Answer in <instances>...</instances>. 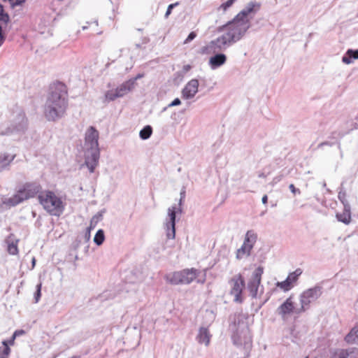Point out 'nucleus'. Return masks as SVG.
Here are the masks:
<instances>
[{"mask_svg":"<svg viewBox=\"0 0 358 358\" xmlns=\"http://www.w3.org/2000/svg\"><path fill=\"white\" fill-rule=\"evenodd\" d=\"M261 6V3L255 1L248 2L231 21L218 28V31L222 34L210 41L203 52L212 53L226 50L239 41L250 29V20L260 10Z\"/></svg>","mask_w":358,"mask_h":358,"instance_id":"f257e3e1","label":"nucleus"},{"mask_svg":"<svg viewBox=\"0 0 358 358\" xmlns=\"http://www.w3.org/2000/svg\"><path fill=\"white\" fill-rule=\"evenodd\" d=\"M67 108L66 86L60 83L52 85L44 105L45 117L49 122H56L65 115Z\"/></svg>","mask_w":358,"mask_h":358,"instance_id":"f03ea898","label":"nucleus"},{"mask_svg":"<svg viewBox=\"0 0 358 358\" xmlns=\"http://www.w3.org/2000/svg\"><path fill=\"white\" fill-rule=\"evenodd\" d=\"M99 133L94 127L91 126L86 130L84 143L85 165L90 173H93L99 164Z\"/></svg>","mask_w":358,"mask_h":358,"instance_id":"7ed1b4c3","label":"nucleus"},{"mask_svg":"<svg viewBox=\"0 0 358 358\" xmlns=\"http://www.w3.org/2000/svg\"><path fill=\"white\" fill-rule=\"evenodd\" d=\"M39 203L51 215L59 217L64 210V204L62 199L52 191L41 192L38 196Z\"/></svg>","mask_w":358,"mask_h":358,"instance_id":"20e7f679","label":"nucleus"},{"mask_svg":"<svg viewBox=\"0 0 358 358\" xmlns=\"http://www.w3.org/2000/svg\"><path fill=\"white\" fill-rule=\"evenodd\" d=\"M27 129V120L24 113L21 108H17L12 115L10 126L5 130H2L1 134L10 135L13 133H22L24 132Z\"/></svg>","mask_w":358,"mask_h":358,"instance_id":"39448f33","label":"nucleus"},{"mask_svg":"<svg viewBox=\"0 0 358 358\" xmlns=\"http://www.w3.org/2000/svg\"><path fill=\"white\" fill-rule=\"evenodd\" d=\"M198 273V270L195 268H186L166 275V279L172 285L189 284L196 278Z\"/></svg>","mask_w":358,"mask_h":358,"instance_id":"423d86ee","label":"nucleus"},{"mask_svg":"<svg viewBox=\"0 0 358 358\" xmlns=\"http://www.w3.org/2000/svg\"><path fill=\"white\" fill-rule=\"evenodd\" d=\"M322 287L315 286L303 292L300 295L301 308L295 312L301 313L309 308V305L316 301L322 294Z\"/></svg>","mask_w":358,"mask_h":358,"instance_id":"0eeeda50","label":"nucleus"},{"mask_svg":"<svg viewBox=\"0 0 358 358\" xmlns=\"http://www.w3.org/2000/svg\"><path fill=\"white\" fill-rule=\"evenodd\" d=\"M231 285L230 294L234 296V301L236 303H242L243 297L241 296L245 287V281L241 274L234 275L229 281Z\"/></svg>","mask_w":358,"mask_h":358,"instance_id":"6e6552de","label":"nucleus"},{"mask_svg":"<svg viewBox=\"0 0 358 358\" xmlns=\"http://www.w3.org/2000/svg\"><path fill=\"white\" fill-rule=\"evenodd\" d=\"M180 211L176 206L169 207L167 210V217L165 220L164 227L166 231V237L169 239H174L176 237V213Z\"/></svg>","mask_w":358,"mask_h":358,"instance_id":"1a4fd4ad","label":"nucleus"},{"mask_svg":"<svg viewBox=\"0 0 358 358\" xmlns=\"http://www.w3.org/2000/svg\"><path fill=\"white\" fill-rule=\"evenodd\" d=\"M231 339L235 345L245 347L250 345L252 338L248 327L245 325L238 327L232 334Z\"/></svg>","mask_w":358,"mask_h":358,"instance_id":"9d476101","label":"nucleus"},{"mask_svg":"<svg viewBox=\"0 0 358 358\" xmlns=\"http://www.w3.org/2000/svg\"><path fill=\"white\" fill-rule=\"evenodd\" d=\"M264 268L262 266L257 267L252 273V277L248 283V289L252 298L257 297V292L261 283Z\"/></svg>","mask_w":358,"mask_h":358,"instance_id":"9b49d317","label":"nucleus"},{"mask_svg":"<svg viewBox=\"0 0 358 358\" xmlns=\"http://www.w3.org/2000/svg\"><path fill=\"white\" fill-rule=\"evenodd\" d=\"M199 80L196 78L190 80L182 90V97L184 99H191L199 91Z\"/></svg>","mask_w":358,"mask_h":358,"instance_id":"f8f14e48","label":"nucleus"},{"mask_svg":"<svg viewBox=\"0 0 358 358\" xmlns=\"http://www.w3.org/2000/svg\"><path fill=\"white\" fill-rule=\"evenodd\" d=\"M208 44H209V43L206 45L201 48V53L202 54H206L205 52H203V49L205 47H206ZM224 50H221V51H217V52L211 53V54H215V55L211 57L208 61V64L211 69H213V70L216 69L226 63L227 56L224 54L222 53V52H224ZM206 54L208 55V53H206Z\"/></svg>","mask_w":358,"mask_h":358,"instance_id":"ddd939ff","label":"nucleus"},{"mask_svg":"<svg viewBox=\"0 0 358 358\" xmlns=\"http://www.w3.org/2000/svg\"><path fill=\"white\" fill-rule=\"evenodd\" d=\"M41 189V187L38 182H27L20 189L22 192L24 196H26L27 200L35 196L40 192Z\"/></svg>","mask_w":358,"mask_h":358,"instance_id":"4468645a","label":"nucleus"},{"mask_svg":"<svg viewBox=\"0 0 358 358\" xmlns=\"http://www.w3.org/2000/svg\"><path fill=\"white\" fill-rule=\"evenodd\" d=\"M294 306L292 301V298L289 297L287 300L281 304L277 309V313L285 317V315L291 314L294 312Z\"/></svg>","mask_w":358,"mask_h":358,"instance_id":"2eb2a0df","label":"nucleus"},{"mask_svg":"<svg viewBox=\"0 0 358 358\" xmlns=\"http://www.w3.org/2000/svg\"><path fill=\"white\" fill-rule=\"evenodd\" d=\"M26 200V196H24L20 189L17 190L16 194L9 198H5L3 200V203L8 206H15L22 201Z\"/></svg>","mask_w":358,"mask_h":358,"instance_id":"dca6fc26","label":"nucleus"},{"mask_svg":"<svg viewBox=\"0 0 358 358\" xmlns=\"http://www.w3.org/2000/svg\"><path fill=\"white\" fill-rule=\"evenodd\" d=\"M211 334H210L208 328L200 327L198 334L196 337L197 342L200 344H204L208 346L210 344Z\"/></svg>","mask_w":358,"mask_h":358,"instance_id":"f3484780","label":"nucleus"},{"mask_svg":"<svg viewBox=\"0 0 358 358\" xmlns=\"http://www.w3.org/2000/svg\"><path fill=\"white\" fill-rule=\"evenodd\" d=\"M350 205H347L343 207L342 213H337L336 217L339 222L345 224H349L351 222V211Z\"/></svg>","mask_w":358,"mask_h":358,"instance_id":"a211bd4d","label":"nucleus"},{"mask_svg":"<svg viewBox=\"0 0 358 358\" xmlns=\"http://www.w3.org/2000/svg\"><path fill=\"white\" fill-rule=\"evenodd\" d=\"M134 89V81L128 80L126 82L121 84L115 90L118 94V96L120 97H122L124 95L127 94L131 91H132Z\"/></svg>","mask_w":358,"mask_h":358,"instance_id":"6ab92c4d","label":"nucleus"},{"mask_svg":"<svg viewBox=\"0 0 358 358\" xmlns=\"http://www.w3.org/2000/svg\"><path fill=\"white\" fill-rule=\"evenodd\" d=\"M17 239H14L13 235L10 234L6 239V243L8 245V252L10 255H14L17 254Z\"/></svg>","mask_w":358,"mask_h":358,"instance_id":"aec40b11","label":"nucleus"},{"mask_svg":"<svg viewBox=\"0 0 358 358\" xmlns=\"http://www.w3.org/2000/svg\"><path fill=\"white\" fill-rule=\"evenodd\" d=\"M257 240V234L253 230H249L247 231L245 236L243 243L246 245L253 248Z\"/></svg>","mask_w":358,"mask_h":358,"instance_id":"412c9836","label":"nucleus"},{"mask_svg":"<svg viewBox=\"0 0 358 358\" xmlns=\"http://www.w3.org/2000/svg\"><path fill=\"white\" fill-rule=\"evenodd\" d=\"M353 59H358V50L349 49L342 58L343 63L351 64Z\"/></svg>","mask_w":358,"mask_h":358,"instance_id":"4be33fe9","label":"nucleus"},{"mask_svg":"<svg viewBox=\"0 0 358 358\" xmlns=\"http://www.w3.org/2000/svg\"><path fill=\"white\" fill-rule=\"evenodd\" d=\"M252 248L243 243L241 247L237 250L236 257L238 259H243L245 256L248 257L251 254Z\"/></svg>","mask_w":358,"mask_h":358,"instance_id":"5701e85b","label":"nucleus"},{"mask_svg":"<svg viewBox=\"0 0 358 358\" xmlns=\"http://www.w3.org/2000/svg\"><path fill=\"white\" fill-rule=\"evenodd\" d=\"M15 157V155H4L3 156H0V172L6 169Z\"/></svg>","mask_w":358,"mask_h":358,"instance_id":"b1692460","label":"nucleus"},{"mask_svg":"<svg viewBox=\"0 0 358 358\" xmlns=\"http://www.w3.org/2000/svg\"><path fill=\"white\" fill-rule=\"evenodd\" d=\"M345 341L348 344H355L358 343V333L357 327H354L350 330V331L345 336Z\"/></svg>","mask_w":358,"mask_h":358,"instance_id":"393cba45","label":"nucleus"},{"mask_svg":"<svg viewBox=\"0 0 358 358\" xmlns=\"http://www.w3.org/2000/svg\"><path fill=\"white\" fill-rule=\"evenodd\" d=\"M105 213V210H102L99 212H98L95 215H94L90 223V226L88 227L89 230H92L95 228L97 223L100 222L103 219V213Z\"/></svg>","mask_w":358,"mask_h":358,"instance_id":"a878e982","label":"nucleus"},{"mask_svg":"<svg viewBox=\"0 0 358 358\" xmlns=\"http://www.w3.org/2000/svg\"><path fill=\"white\" fill-rule=\"evenodd\" d=\"M120 98L116 90H110L106 92L104 94L103 103H109L114 101L115 99Z\"/></svg>","mask_w":358,"mask_h":358,"instance_id":"bb28decb","label":"nucleus"},{"mask_svg":"<svg viewBox=\"0 0 358 358\" xmlns=\"http://www.w3.org/2000/svg\"><path fill=\"white\" fill-rule=\"evenodd\" d=\"M152 134V128L150 125H146L139 132V136L143 140L148 139Z\"/></svg>","mask_w":358,"mask_h":358,"instance_id":"cd10ccee","label":"nucleus"},{"mask_svg":"<svg viewBox=\"0 0 358 358\" xmlns=\"http://www.w3.org/2000/svg\"><path fill=\"white\" fill-rule=\"evenodd\" d=\"M350 353L348 350L337 349L332 354L331 358H350Z\"/></svg>","mask_w":358,"mask_h":358,"instance_id":"c85d7f7f","label":"nucleus"},{"mask_svg":"<svg viewBox=\"0 0 358 358\" xmlns=\"http://www.w3.org/2000/svg\"><path fill=\"white\" fill-rule=\"evenodd\" d=\"M302 271L301 268H297L292 273H290L287 279L289 282V283L292 285V283L295 282L299 277L301 275Z\"/></svg>","mask_w":358,"mask_h":358,"instance_id":"c756f323","label":"nucleus"},{"mask_svg":"<svg viewBox=\"0 0 358 358\" xmlns=\"http://www.w3.org/2000/svg\"><path fill=\"white\" fill-rule=\"evenodd\" d=\"M104 239L105 236L103 231L102 229H99L94 236V242L97 245H101L103 243Z\"/></svg>","mask_w":358,"mask_h":358,"instance_id":"7c9ffc66","label":"nucleus"},{"mask_svg":"<svg viewBox=\"0 0 358 358\" xmlns=\"http://www.w3.org/2000/svg\"><path fill=\"white\" fill-rule=\"evenodd\" d=\"M3 345H4L3 348H0V358H7L10 354V349L8 346L6 341H3Z\"/></svg>","mask_w":358,"mask_h":358,"instance_id":"2f4dec72","label":"nucleus"},{"mask_svg":"<svg viewBox=\"0 0 358 358\" xmlns=\"http://www.w3.org/2000/svg\"><path fill=\"white\" fill-rule=\"evenodd\" d=\"M276 286L283 289L285 292L289 291L292 287V285L289 283L287 278L282 282H278L276 283Z\"/></svg>","mask_w":358,"mask_h":358,"instance_id":"473e14b6","label":"nucleus"},{"mask_svg":"<svg viewBox=\"0 0 358 358\" xmlns=\"http://www.w3.org/2000/svg\"><path fill=\"white\" fill-rule=\"evenodd\" d=\"M338 198L339 201L343 203V207L346 206L347 205H350L348 201L346 199V192L342 188L338 192Z\"/></svg>","mask_w":358,"mask_h":358,"instance_id":"72a5a7b5","label":"nucleus"},{"mask_svg":"<svg viewBox=\"0 0 358 358\" xmlns=\"http://www.w3.org/2000/svg\"><path fill=\"white\" fill-rule=\"evenodd\" d=\"M86 24H87V25H84V26L82 27V29L83 30L87 29H88V26L90 24H91V25H92V30H93V31L96 32L97 34H101V31H97V27H98V20H94L92 22H87Z\"/></svg>","mask_w":358,"mask_h":358,"instance_id":"f704fd0d","label":"nucleus"},{"mask_svg":"<svg viewBox=\"0 0 358 358\" xmlns=\"http://www.w3.org/2000/svg\"><path fill=\"white\" fill-rule=\"evenodd\" d=\"M3 1L8 2L10 7L14 8L16 6H21L25 0H3Z\"/></svg>","mask_w":358,"mask_h":358,"instance_id":"c9c22d12","label":"nucleus"},{"mask_svg":"<svg viewBox=\"0 0 358 358\" xmlns=\"http://www.w3.org/2000/svg\"><path fill=\"white\" fill-rule=\"evenodd\" d=\"M41 296V283L36 285V290L34 293L35 303H38Z\"/></svg>","mask_w":358,"mask_h":358,"instance_id":"e433bc0d","label":"nucleus"},{"mask_svg":"<svg viewBox=\"0 0 358 358\" xmlns=\"http://www.w3.org/2000/svg\"><path fill=\"white\" fill-rule=\"evenodd\" d=\"M236 0H227L226 2L222 3L219 7L220 9H222L224 11L227 10Z\"/></svg>","mask_w":358,"mask_h":358,"instance_id":"4c0bfd02","label":"nucleus"},{"mask_svg":"<svg viewBox=\"0 0 358 358\" xmlns=\"http://www.w3.org/2000/svg\"><path fill=\"white\" fill-rule=\"evenodd\" d=\"M10 20V17L7 13L3 11L0 14V22H2L5 24H7V23Z\"/></svg>","mask_w":358,"mask_h":358,"instance_id":"58836bf2","label":"nucleus"},{"mask_svg":"<svg viewBox=\"0 0 358 358\" xmlns=\"http://www.w3.org/2000/svg\"><path fill=\"white\" fill-rule=\"evenodd\" d=\"M180 201H179V207H178V210L180 211V213L182 212V209H181V206H182V201L184 200L185 197V189H182L181 192H180Z\"/></svg>","mask_w":358,"mask_h":358,"instance_id":"ea45409f","label":"nucleus"},{"mask_svg":"<svg viewBox=\"0 0 358 358\" xmlns=\"http://www.w3.org/2000/svg\"><path fill=\"white\" fill-rule=\"evenodd\" d=\"M196 34L194 31L190 32L188 36L187 37V38L185 40L184 43L186 44V43H189L190 41L194 40L196 38Z\"/></svg>","mask_w":358,"mask_h":358,"instance_id":"a19ab883","label":"nucleus"},{"mask_svg":"<svg viewBox=\"0 0 358 358\" xmlns=\"http://www.w3.org/2000/svg\"><path fill=\"white\" fill-rule=\"evenodd\" d=\"M289 190L293 193V194H301V191L299 189H297L295 187V186L293 185V184H290L289 186Z\"/></svg>","mask_w":358,"mask_h":358,"instance_id":"79ce46f5","label":"nucleus"},{"mask_svg":"<svg viewBox=\"0 0 358 358\" xmlns=\"http://www.w3.org/2000/svg\"><path fill=\"white\" fill-rule=\"evenodd\" d=\"M177 5V3H172V4H170L168 8H167V10H166V12L165 13V17H168L169 15L171 13V11H172V9L173 8V7Z\"/></svg>","mask_w":358,"mask_h":358,"instance_id":"37998d69","label":"nucleus"},{"mask_svg":"<svg viewBox=\"0 0 358 358\" xmlns=\"http://www.w3.org/2000/svg\"><path fill=\"white\" fill-rule=\"evenodd\" d=\"M181 103L180 99L176 98L171 103L169 104V107H173L179 106Z\"/></svg>","mask_w":358,"mask_h":358,"instance_id":"c03bdc74","label":"nucleus"},{"mask_svg":"<svg viewBox=\"0 0 358 358\" xmlns=\"http://www.w3.org/2000/svg\"><path fill=\"white\" fill-rule=\"evenodd\" d=\"M143 76H144L143 73H138V75H136V77L132 78L129 79V80H133L134 81V86L135 87L136 85V80H138V79L142 78Z\"/></svg>","mask_w":358,"mask_h":358,"instance_id":"a18cd8bd","label":"nucleus"},{"mask_svg":"<svg viewBox=\"0 0 358 358\" xmlns=\"http://www.w3.org/2000/svg\"><path fill=\"white\" fill-rule=\"evenodd\" d=\"M282 178H283L282 175H279V176L274 177L273 179V181L271 182L272 185H274L277 184L282 179Z\"/></svg>","mask_w":358,"mask_h":358,"instance_id":"49530a36","label":"nucleus"},{"mask_svg":"<svg viewBox=\"0 0 358 358\" xmlns=\"http://www.w3.org/2000/svg\"><path fill=\"white\" fill-rule=\"evenodd\" d=\"M5 37L3 35L2 27L0 25V46L3 43Z\"/></svg>","mask_w":358,"mask_h":358,"instance_id":"de8ad7c7","label":"nucleus"},{"mask_svg":"<svg viewBox=\"0 0 358 358\" xmlns=\"http://www.w3.org/2000/svg\"><path fill=\"white\" fill-rule=\"evenodd\" d=\"M267 201H268V196L267 195H264L263 196L262 199V202L264 203V204H266L267 203Z\"/></svg>","mask_w":358,"mask_h":358,"instance_id":"09e8293b","label":"nucleus"},{"mask_svg":"<svg viewBox=\"0 0 358 358\" xmlns=\"http://www.w3.org/2000/svg\"><path fill=\"white\" fill-rule=\"evenodd\" d=\"M331 145V144L328 142H323V143H321L318 145V148H321L322 147L323 145Z\"/></svg>","mask_w":358,"mask_h":358,"instance_id":"8fccbe9b","label":"nucleus"},{"mask_svg":"<svg viewBox=\"0 0 358 358\" xmlns=\"http://www.w3.org/2000/svg\"><path fill=\"white\" fill-rule=\"evenodd\" d=\"M18 334V331H15L13 334V338L10 341V344H13V341L16 336V335Z\"/></svg>","mask_w":358,"mask_h":358,"instance_id":"3c124183","label":"nucleus"},{"mask_svg":"<svg viewBox=\"0 0 358 358\" xmlns=\"http://www.w3.org/2000/svg\"><path fill=\"white\" fill-rule=\"evenodd\" d=\"M90 231H91V230H89V229H87V232H86V234H85V237H86L87 239H89V238H90Z\"/></svg>","mask_w":358,"mask_h":358,"instance_id":"603ef678","label":"nucleus"},{"mask_svg":"<svg viewBox=\"0 0 358 358\" xmlns=\"http://www.w3.org/2000/svg\"><path fill=\"white\" fill-rule=\"evenodd\" d=\"M4 11L3 6L0 3V14Z\"/></svg>","mask_w":358,"mask_h":358,"instance_id":"864d4df0","label":"nucleus"},{"mask_svg":"<svg viewBox=\"0 0 358 358\" xmlns=\"http://www.w3.org/2000/svg\"><path fill=\"white\" fill-rule=\"evenodd\" d=\"M35 263H36V259H35V258L34 257V258L32 259V266H33V267L35 266Z\"/></svg>","mask_w":358,"mask_h":358,"instance_id":"5fc2aeb1","label":"nucleus"},{"mask_svg":"<svg viewBox=\"0 0 358 358\" xmlns=\"http://www.w3.org/2000/svg\"><path fill=\"white\" fill-rule=\"evenodd\" d=\"M148 41H149V40H148V38H144V39H143V43H148Z\"/></svg>","mask_w":358,"mask_h":358,"instance_id":"6e6d98bb","label":"nucleus"},{"mask_svg":"<svg viewBox=\"0 0 358 358\" xmlns=\"http://www.w3.org/2000/svg\"><path fill=\"white\" fill-rule=\"evenodd\" d=\"M259 177L260 178H264L265 177V175L264 173H261L259 175Z\"/></svg>","mask_w":358,"mask_h":358,"instance_id":"4d7b16f0","label":"nucleus"},{"mask_svg":"<svg viewBox=\"0 0 358 358\" xmlns=\"http://www.w3.org/2000/svg\"><path fill=\"white\" fill-rule=\"evenodd\" d=\"M326 185H326V182H324L322 183V187H326Z\"/></svg>","mask_w":358,"mask_h":358,"instance_id":"13d9d810","label":"nucleus"},{"mask_svg":"<svg viewBox=\"0 0 358 358\" xmlns=\"http://www.w3.org/2000/svg\"><path fill=\"white\" fill-rule=\"evenodd\" d=\"M136 47L137 48H139L141 47V45H140V44H136Z\"/></svg>","mask_w":358,"mask_h":358,"instance_id":"bf43d9fd","label":"nucleus"},{"mask_svg":"<svg viewBox=\"0 0 358 358\" xmlns=\"http://www.w3.org/2000/svg\"><path fill=\"white\" fill-rule=\"evenodd\" d=\"M189 68H190V66H189V65H187V66H185V69H189Z\"/></svg>","mask_w":358,"mask_h":358,"instance_id":"052dcab7","label":"nucleus"},{"mask_svg":"<svg viewBox=\"0 0 358 358\" xmlns=\"http://www.w3.org/2000/svg\"><path fill=\"white\" fill-rule=\"evenodd\" d=\"M356 305H358V301H357Z\"/></svg>","mask_w":358,"mask_h":358,"instance_id":"680f3d73","label":"nucleus"},{"mask_svg":"<svg viewBox=\"0 0 358 358\" xmlns=\"http://www.w3.org/2000/svg\"><path fill=\"white\" fill-rule=\"evenodd\" d=\"M71 358H76V357H72Z\"/></svg>","mask_w":358,"mask_h":358,"instance_id":"e2e57ef3","label":"nucleus"},{"mask_svg":"<svg viewBox=\"0 0 358 358\" xmlns=\"http://www.w3.org/2000/svg\"><path fill=\"white\" fill-rule=\"evenodd\" d=\"M0 134H1V135H2V134H1V131H0Z\"/></svg>","mask_w":358,"mask_h":358,"instance_id":"0e129e2a","label":"nucleus"},{"mask_svg":"<svg viewBox=\"0 0 358 358\" xmlns=\"http://www.w3.org/2000/svg\"><path fill=\"white\" fill-rule=\"evenodd\" d=\"M306 358H308V357H306Z\"/></svg>","mask_w":358,"mask_h":358,"instance_id":"69168bd1","label":"nucleus"}]
</instances>
